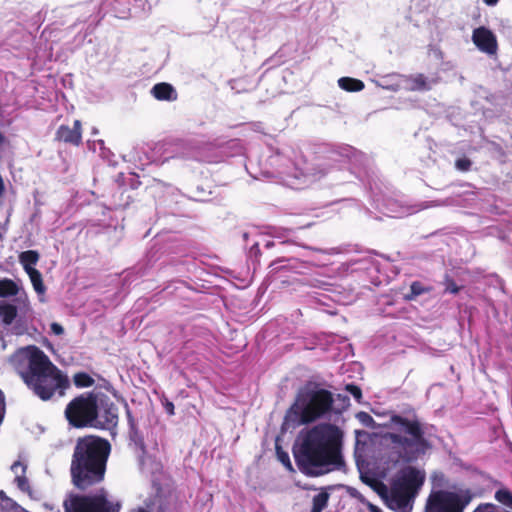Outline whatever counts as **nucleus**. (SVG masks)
Masks as SVG:
<instances>
[{
  "label": "nucleus",
  "mask_w": 512,
  "mask_h": 512,
  "mask_svg": "<svg viewBox=\"0 0 512 512\" xmlns=\"http://www.w3.org/2000/svg\"><path fill=\"white\" fill-rule=\"evenodd\" d=\"M343 432L330 423L316 425L304 433L293 448L295 463L301 473L319 477L345 466L342 455Z\"/></svg>",
  "instance_id": "1"
},
{
  "label": "nucleus",
  "mask_w": 512,
  "mask_h": 512,
  "mask_svg": "<svg viewBox=\"0 0 512 512\" xmlns=\"http://www.w3.org/2000/svg\"><path fill=\"white\" fill-rule=\"evenodd\" d=\"M111 450L109 440L95 434L76 439L70 464L75 488L86 491L104 481Z\"/></svg>",
  "instance_id": "2"
},
{
  "label": "nucleus",
  "mask_w": 512,
  "mask_h": 512,
  "mask_svg": "<svg viewBox=\"0 0 512 512\" xmlns=\"http://www.w3.org/2000/svg\"><path fill=\"white\" fill-rule=\"evenodd\" d=\"M26 386L42 401L63 397L70 387V381L49 357L38 347L27 349V365L19 371Z\"/></svg>",
  "instance_id": "3"
},
{
  "label": "nucleus",
  "mask_w": 512,
  "mask_h": 512,
  "mask_svg": "<svg viewBox=\"0 0 512 512\" xmlns=\"http://www.w3.org/2000/svg\"><path fill=\"white\" fill-rule=\"evenodd\" d=\"M390 425L394 431L388 433L386 438L391 442L398 459L404 463L417 461L431 449L432 445L425 436L424 425L417 417L409 419L393 414L390 417Z\"/></svg>",
  "instance_id": "4"
},
{
  "label": "nucleus",
  "mask_w": 512,
  "mask_h": 512,
  "mask_svg": "<svg viewBox=\"0 0 512 512\" xmlns=\"http://www.w3.org/2000/svg\"><path fill=\"white\" fill-rule=\"evenodd\" d=\"M334 397L327 389L309 384L299 391L292 409L299 416L300 424L313 423L333 411Z\"/></svg>",
  "instance_id": "5"
},
{
  "label": "nucleus",
  "mask_w": 512,
  "mask_h": 512,
  "mask_svg": "<svg viewBox=\"0 0 512 512\" xmlns=\"http://www.w3.org/2000/svg\"><path fill=\"white\" fill-rule=\"evenodd\" d=\"M425 481V473L413 466L401 469L390 487V507L409 512L412 502Z\"/></svg>",
  "instance_id": "6"
},
{
  "label": "nucleus",
  "mask_w": 512,
  "mask_h": 512,
  "mask_svg": "<svg viewBox=\"0 0 512 512\" xmlns=\"http://www.w3.org/2000/svg\"><path fill=\"white\" fill-rule=\"evenodd\" d=\"M99 413V395L93 391L75 396L64 410L68 424L76 429L95 428Z\"/></svg>",
  "instance_id": "7"
},
{
  "label": "nucleus",
  "mask_w": 512,
  "mask_h": 512,
  "mask_svg": "<svg viewBox=\"0 0 512 512\" xmlns=\"http://www.w3.org/2000/svg\"><path fill=\"white\" fill-rule=\"evenodd\" d=\"M122 504L104 488L95 493H72L63 503L64 512H120Z\"/></svg>",
  "instance_id": "8"
},
{
  "label": "nucleus",
  "mask_w": 512,
  "mask_h": 512,
  "mask_svg": "<svg viewBox=\"0 0 512 512\" xmlns=\"http://www.w3.org/2000/svg\"><path fill=\"white\" fill-rule=\"evenodd\" d=\"M473 493L469 489L457 492L438 490L432 492L427 500V512H463L472 501Z\"/></svg>",
  "instance_id": "9"
},
{
  "label": "nucleus",
  "mask_w": 512,
  "mask_h": 512,
  "mask_svg": "<svg viewBox=\"0 0 512 512\" xmlns=\"http://www.w3.org/2000/svg\"><path fill=\"white\" fill-rule=\"evenodd\" d=\"M100 413L97 420L98 429H113L118 424V407L107 396L99 398Z\"/></svg>",
  "instance_id": "10"
},
{
  "label": "nucleus",
  "mask_w": 512,
  "mask_h": 512,
  "mask_svg": "<svg viewBox=\"0 0 512 512\" xmlns=\"http://www.w3.org/2000/svg\"><path fill=\"white\" fill-rule=\"evenodd\" d=\"M472 41L474 45L488 55H494L498 50V42L495 34L484 26L473 30Z\"/></svg>",
  "instance_id": "11"
},
{
  "label": "nucleus",
  "mask_w": 512,
  "mask_h": 512,
  "mask_svg": "<svg viewBox=\"0 0 512 512\" xmlns=\"http://www.w3.org/2000/svg\"><path fill=\"white\" fill-rule=\"evenodd\" d=\"M55 140L72 146L82 144V123L80 120L73 122V127L60 125L55 133Z\"/></svg>",
  "instance_id": "12"
},
{
  "label": "nucleus",
  "mask_w": 512,
  "mask_h": 512,
  "mask_svg": "<svg viewBox=\"0 0 512 512\" xmlns=\"http://www.w3.org/2000/svg\"><path fill=\"white\" fill-rule=\"evenodd\" d=\"M153 97L160 101H175L177 92L174 87L166 82H160L153 86L151 90Z\"/></svg>",
  "instance_id": "13"
},
{
  "label": "nucleus",
  "mask_w": 512,
  "mask_h": 512,
  "mask_svg": "<svg viewBox=\"0 0 512 512\" xmlns=\"http://www.w3.org/2000/svg\"><path fill=\"white\" fill-rule=\"evenodd\" d=\"M11 470L16 475L15 482L17 484V487L23 492L30 491L29 481L28 478L26 477L27 465L22 461L17 460L12 464Z\"/></svg>",
  "instance_id": "14"
},
{
  "label": "nucleus",
  "mask_w": 512,
  "mask_h": 512,
  "mask_svg": "<svg viewBox=\"0 0 512 512\" xmlns=\"http://www.w3.org/2000/svg\"><path fill=\"white\" fill-rule=\"evenodd\" d=\"M18 315V308L15 304L7 301H0V321L4 325H11Z\"/></svg>",
  "instance_id": "15"
},
{
  "label": "nucleus",
  "mask_w": 512,
  "mask_h": 512,
  "mask_svg": "<svg viewBox=\"0 0 512 512\" xmlns=\"http://www.w3.org/2000/svg\"><path fill=\"white\" fill-rule=\"evenodd\" d=\"M361 480L372 488L382 499L390 503V490L382 481L364 475H361Z\"/></svg>",
  "instance_id": "16"
},
{
  "label": "nucleus",
  "mask_w": 512,
  "mask_h": 512,
  "mask_svg": "<svg viewBox=\"0 0 512 512\" xmlns=\"http://www.w3.org/2000/svg\"><path fill=\"white\" fill-rule=\"evenodd\" d=\"M338 85L341 89L347 92H359L365 87L364 82L351 77H342L338 80Z\"/></svg>",
  "instance_id": "17"
},
{
  "label": "nucleus",
  "mask_w": 512,
  "mask_h": 512,
  "mask_svg": "<svg viewBox=\"0 0 512 512\" xmlns=\"http://www.w3.org/2000/svg\"><path fill=\"white\" fill-rule=\"evenodd\" d=\"M19 261L25 272L35 269L33 266L39 261V253L35 250H27L19 255Z\"/></svg>",
  "instance_id": "18"
},
{
  "label": "nucleus",
  "mask_w": 512,
  "mask_h": 512,
  "mask_svg": "<svg viewBox=\"0 0 512 512\" xmlns=\"http://www.w3.org/2000/svg\"><path fill=\"white\" fill-rule=\"evenodd\" d=\"M19 292L18 285L11 279L4 278L0 280V297L7 298L16 296Z\"/></svg>",
  "instance_id": "19"
},
{
  "label": "nucleus",
  "mask_w": 512,
  "mask_h": 512,
  "mask_svg": "<svg viewBox=\"0 0 512 512\" xmlns=\"http://www.w3.org/2000/svg\"><path fill=\"white\" fill-rule=\"evenodd\" d=\"M30 278L32 286L37 294L43 295L46 292V287L43 283L42 274L37 269H30L26 272Z\"/></svg>",
  "instance_id": "20"
},
{
  "label": "nucleus",
  "mask_w": 512,
  "mask_h": 512,
  "mask_svg": "<svg viewBox=\"0 0 512 512\" xmlns=\"http://www.w3.org/2000/svg\"><path fill=\"white\" fill-rule=\"evenodd\" d=\"M431 290V287L424 286L420 281H414L410 285V292L404 295V300L412 301L422 294L429 293Z\"/></svg>",
  "instance_id": "21"
},
{
  "label": "nucleus",
  "mask_w": 512,
  "mask_h": 512,
  "mask_svg": "<svg viewBox=\"0 0 512 512\" xmlns=\"http://www.w3.org/2000/svg\"><path fill=\"white\" fill-rule=\"evenodd\" d=\"M73 383L77 388H88L94 385V379L86 372H77L73 375Z\"/></svg>",
  "instance_id": "22"
},
{
  "label": "nucleus",
  "mask_w": 512,
  "mask_h": 512,
  "mask_svg": "<svg viewBox=\"0 0 512 512\" xmlns=\"http://www.w3.org/2000/svg\"><path fill=\"white\" fill-rule=\"evenodd\" d=\"M329 494L325 491H322L313 497V505L311 512H322L324 508L328 505Z\"/></svg>",
  "instance_id": "23"
},
{
  "label": "nucleus",
  "mask_w": 512,
  "mask_h": 512,
  "mask_svg": "<svg viewBox=\"0 0 512 512\" xmlns=\"http://www.w3.org/2000/svg\"><path fill=\"white\" fill-rule=\"evenodd\" d=\"M496 501L512 509V492L509 489L502 488L495 492Z\"/></svg>",
  "instance_id": "24"
},
{
  "label": "nucleus",
  "mask_w": 512,
  "mask_h": 512,
  "mask_svg": "<svg viewBox=\"0 0 512 512\" xmlns=\"http://www.w3.org/2000/svg\"><path fill=\"white\" fill-rule=\"evenodd\" d=\"M442 284L445 293L458 294L461 290V287L456 284L449 274H445Z\"/></svg>",
  "instance_id": "25"
},
{
  "label": "nucleus",
  "mask_w": 512,
  "mask_h": 512,
  "mask_svg": "<svg viewBox=\"0 0 512 512\" xmlns=\"http://www.w3.org/2000/svg\"><path fill=\"white\" fill-rule=\"evenodd\" d=\"M351 495L353 497H355L356 499H358L361 503L366 505L369 512H383L378 506H376V505L372 504L371 502H369L368 500H366L365 497L361 493L357 492L356 490Z\"/></svg>",
  "instance_id": "26"
},
{
  "label": "nucleus",
  "mask_w": 512,
  "mask_h": 512,
  "mask_svg": "<svg viewBox=\"0 0 512 512\" xmlns=\"http://www.w3.org/2000/svg\"><path fill=\"white\" fill-rule=\"evenodd\" d=\"M414 87L418 90H429L426 78L423 74H418L413 78Z\"/></svg>",
  "instance_id": "27"
},
{
  "label": "nucleus",
  "mask_w": 512,
  "mask_h": 512,
  "mask_svg": "<svg viewBox=\"0 0 512 512\" xmlns=\"http://www.w3.org/2000/svg\"><path fill=\"white\" fill-rule=\"evenodd\" d=\"M471 166L472 161L467 157L459 158L455 161V167L463 172L469 171Z\"/></svg>",
  "instance_id": "28"
},
{
  "label": "nucleus",
  "mask_w": 512,
  "mask_h": 512,
  "mask_svg": "<svg viewBox=\"0 0 512 512\" xmlns=\"http://www.w3.org/2000/svg\"><path fill=\"white\" fill-rule=\"evenodd\" d=\"M345 390L349 392L357 400V402H361L362 390L359 386L355 384H347L345 386Z\"/></svg>",
  "instance_id": "29"
},
{
  "label": "nucleus",
  "mask_w": 512,
  "mask_h": 512,
  "mask_svg": "<svg viewBox=\"0 0 512 512\" xmlns=\"http://www.w3.org/2000/svg\"><path fill=\"white\" fill-rule=\"evenodd\" d=\"M277 454L279 457V460L289 469L292 470V464L289 458V455L286 452L280 451V448L277 447Z\"/></svg>",
  "instance_id": "30"
},
{
  "label": "nucleus",
  "mask_w": 512,
  "mask_h": 512,
  "mask_svg": "<svg viewBox=\"0 0 512 512\" xmlns=\"http://www.w3.org/2000/svg\"><path fill=\"white\" fill-rule=\"evenodd\" d=\"M473 512H497V507L492 503H482Z\"/></svg>",
  "instance_id": "31"
},
{
  "label": "nucleus",
  "mask_w": 512,
  "mask_h": 512,
  "mask_svg": "<svg viewBox=\"0 0 512 512\" xmlns=\"http://www.w3.org/2000/svg\"><path fill=\"white\" fill-rule=\"evenodd\" d=\"M50 329H51V332L55 335H63L64 334V328L62 327L61 324L57 323V322H53L51 325H50Z\"/></svg>",
  "instance_id": "32"
},
{
  "label": "nucleus",
  "mask_w": 512,
  "mask_h": 512,
  "mask_svg": "<svg viewBox=\"0 0 512 512\" xmlns=\"http://www.w3.org/2000/svg\"><path fill=\"white\" fill-rule=\"evenodd\" d=\"M358 417L363 423L373 422V418L366 412H360Z\"/></svg>",
  "instance_id": "33"
},
{
  "label": "nucleus",
  "mask_w": 512,
  "mask_h": 512,
  "mask_svg": "<svg viewBox=\"0 0 512 512\" xmlns=\"http://www.w3.org/2000/svg\"><path fill=\"white\" fill-rule=\"evenodd\" d=\"M126 415H127L128 423H129L130 427L133 429L135 427V421H134L132 413L127 405H126Z\"/></svg>",
  "instance_id": "34"
},
{
  "label": "nucleus",
  "mask_w": 512,
  "mask_h": 512,
  "mask_svg": "<svg viewBox=\"0 0 512 512\" xmlns=\"http://www.w3.org/2000/svg\"><path fill=\"white\" fill-rule=\"evenodd\" d=\"M6 143V136L0 131V149L4 146Z\"/></svg>",
  "instance_id": "35"
},
{
  "label": "nucleus",
  "mask_w": 512,
  "mask_h": 512,
  "mask_svg": "<svg viewBox=\"0 0 512 512\" xmlns=\"http://www.w3.org/2000/svg\"><path fill=\"white\" fill-rule=\"evenodd\" d=\"M499 0H483V2L488 6H495Z\"/></svg>",
  "instance_id": "36"
},
{
  "label": "nucleus",
  "mask_w": 512,
  "mask_h": 512,
  "mask_svg": "<svg viewBox=\"0 0 512 512\" xmlns=\"http://www.w3.org/2000/svg\"><path fill=\"white\" fill-rule=\"evenodd\" d=\"M174 406L172 403H168L167 410L172 414L173 413Z\"/></svg>",
  "instance_id": "37"
},
{
  "label": "nucleus",
  "mask_w": 512,
  "mask_h": 512,
  "mask_svg": "<svg viewBox=\"0 0 512 512\" xmlns=\"http://www.w3.org/2000/svg\"><path fill=\"white\" fill-rule=\"evenodd\" d=\"M18 301H21V298H18L17 299ZM22 303L24 304V306H27L28 305V299L27 297L25 296L24 300H22Z\"/></svg>",
  "instance_id": "38"
},
{
  "label": "nucleus",
  "mask_w": 512,
  "mask_h": 512,
  "mask_svg": "<svg viewBox=\"0 0 512 512\" xmlns=\"http://www.w3.org/2000/svg\"><path fill=\"white\" fill-rule=\"evenodd\" d=\"M2 496H3V492H0V500L2 499ZM0 512H6V510L4 509V507L0 504Z\"/></svg>",
  "instance_id": "39"
},
{
  "label": "nucleus",
  "mask_w": 512,
  "mask_h": 512,
  "mask_svg": "<svg viewBox=\"0 0 512 512\" xmlns=\"http://www.w3.org/2000/svg\"><path fill=\"white\" fill-rule=\"evenodd\" d=\"M343 400H345V401H349V399H348V397H347V396H344V397H343Z\"/></svg>",
  "instance_id": "40"
}]
</instances>
